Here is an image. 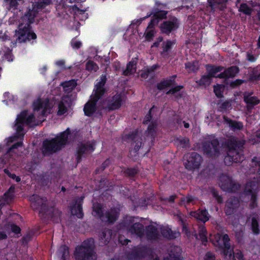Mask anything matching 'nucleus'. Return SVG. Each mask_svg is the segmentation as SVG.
Here are the masks:
<instances>
[{"mask_svg": "<svg viewBox=\"0 0 260 260\" xmlns=\"http://www.w3.org/2000/svg\"><path fill=\"white\" fill-rule=\"evenodd\" d=\"M194 200V197L191 195H187L186 197H183L181 199L180 201L184 204L186 202L187 204L192 203Z\"/></svg>", "mask_w": 260, "mask_h": 260, "instance_id": "052dcab7", "label": "nucleus"}, {"mask_svg": "<svg viewBox=\"0 0 260 260\" xmlns=\"http://www.w3.org/2000/svg\"><path fill=\"white\" fill-rule=\"evenodd\" d=\"M160 233L164 238L168 240L175 239L180 235L179 232L172 231L169 226L161 228Z\"/></svg>", "mask_w": 260, "mask_h": 260, "instance_id": "393cba45", "label": "nucleus"}, {"mask_svg": "<svg viewBox=\"0 0 260 260\" xmlns=\"http://www.w3.org/2000/svg\"><path fill=\"white\" fill-rule=\"evenodd\" d=\"M27 111L23 110L17 115L16 122L29 125L34 120L35 117L33 114L27 115Z\"/></svg>", "mask_w": 260, "mask_h": 260, "instance_id": "412c9836", "label": "nucleus"}, {"mask_svg": "<svg viewBox=\"0 0 260 260\" xmlns=\"http://www.w3.org/2000/svg\"><path fill=\"white\" fill-rule=\"evenodd\" d=\"M4 172L10 178L15 180L17 182H19L21 181V178L19 176H16L14 173H11L8 169H5Z\"/></svg>", "mask_w": 260, "mask_h": 260, "instance_id": "3c124183", "label": "nucleus"}, {"mask_svg": "<svg viewBox=\"0 0 260 260\" xmlns=\"http://www.w3.org/2000/svg\"><path fill=\"white\" fill-rule=\"evenodd\" d=\"M180 21L174 16H170L160 24L159 28L162 34L170 35L176 31L179 27Z\"/></svg>", "mask_w": 260, "mask_h": 260, "instance_id": "f8f14e48", "label": "nucleus"}, {"mask_svg": "<svg viewBox=\"0 0 260 260\" xmlns=\"http://www.w3.org/2000/svg\"><path fill=\"white\" fill-rule=\"evenodd\" d=\"M153 251L151 248L146 245H139L135 247L128 254L129 259L139 260L147 256H152Z\"/></svg>", "mask_w": 260, "mask_h": 260, "instance_id": "9b49d317", "label": "nucleus"}, {"mask_svg": "<svg viewBox=\"0 0 260 260\" xmlns=\"http://www.w3.org/2000/svg\"><path fill=\"white\" fill-rule=\"evenodd\" d=\"M183 87H184L182 85H177L173 87H172L166 92V94L167 95L175 94V93L180 91L183 88Z\"/></svg>", "mask_w": 260, "mask_h": 260, "instance_id": "5fc2aeb1", "label": "nucleus"}, {"mask_svg": "<svg viewBox=\"0 0 260 260\" xmlns=\"http://www.w3.org/2000/svg\"><path fill=\"white\" fill-rule=\"evenodd\" d=\"M211 192L213 197L216 200L218 204H221L223 203V198L222 196L218 194V192L216 189H212Z\"/></svg>", "mask_w": 260, "mask_h": 260, "instance_id": "603ef678", "label": "nucleus"}, {"mask_svg": "<svg viewBox=\"0 0 260 260\" xmlns=\"http://www.w3.org/2000/svg\"><path fill=\"white\" fill-rule=\"evenodd\" d=\"M122 139L124 141L132 142L131 145L134 147L132 151L135 153L138 152L143 144L142 136L139 134L137 129L124 135Z\"/></svg>", "mask_w": 260, "mask_h": 260, "instance_id": "4468645a", "label": "nucleus"}, {"mask_svg": "<svg viewBox=\"0 0 260 260\" xmlns=\"http://www.w3.org/2000/svg\"><path fill=\"white\" fill-rule=\"evenodd\" d=\"M134 217H129L125 219L122 224L132 234L135 235L141 238L143 237L145 231L143 224L140 222L134 223Z\"/></svg>", "mask_w": 260, "mask_h": 260, "instance_id": "9d476101", "label": "nucleus"}, {"mask_svg": "<svg viewBox=\"0 0 260 260\" xmlns=\"http://www.w3.org/2000/svg\"><path fill=\"white\" fill-rule=\"evenodd\" d=\"M57 254L60 256L61 260H66L67 257L69 255V247L66 245H62L59 248Z\"/></svg>", "mask_w": 260, "mask_h": 260, "instance_id": "58836bf2", "label": "nucleus"}, {"mask_svg": "<svg viewBox=\"0 0 260 260\" xmlns=\"http://www.w3.org/2000/svg\"><path fill=\"white\" fill-rule=\"evenodd\" d=\"M139 172V168L137 166L133 168H127L123 171L124 175L129 177H134Z\"/></svg>", "mask_w": 260, "mask_h": 260, "instance_id": "ea45409f", "label": "nucleus"}, {"mask_svg": "<svg viewBox=\"0 0 260 260\" xmlns=\"http://www.w3.org/2000/svg\"><path fill=\"white\" fill-rule=\"evenodd\" d=\"M86 70L89 72H96L99 68L98 64L95 63L93 61L88 60L86 63L85 67Z\"/></svg>", "mask_w": 260, "mask_h": 260, "instance_id": "c03bdc74", "label": "nucleus"}, {"mask_svg": "<svg viewBox=\"0 0 260 260\" xmlns=\"http://www.w3.org/2000/svg\"><path fill=\"white\" fill-rule=\"evenodd\" d=\"M230 103L228 101L223 102L219 107V110L221 112L226 111L230 107Z\"/></svg>", "mask_w": 260, "mask_h": 260, "instance_id": "338daca9", "label": "nucleus"}, {"mask_svg": "<svg viewBox=\"0 0 260 260\" xmlns=\"http://www.w3.org/2000/svg\"><path fill=\"white\" fill-rule=\"evenodd\" d=\"M107 81V78L106 75H102L101 77L100 81L97 83L95 85L96 87H104Z\"/></svg>", "mask_w": 260, "mask_h": 260, "instance_id": "69168bd1", "label": "nucleus"}, {"mask_svg": "<svg viewBox=\"0 0 260 260\" xmlns=\"http://www.w3.org/2000/svg\"><path fill=\"white\" fill-rule=\"evenodd\" d=\"M137 61L135 60L130 61L126 65V68L123 72V75L128 76L133 74L136 72Z\"/></svg>", "mask_w": 260, "mask_h": 260, "instance_id": "c9c22d12", "label": "nucleus"}, {"mask_svg": "<svg viewBox=\"0 0 260 260\" xmlns=\"http://www.w3.org/2000/svg\"><path fill=\"white\" fill-rule=\"evenodd\" d=\"M212 243L221 251V253L225 257H228L230 260H236V258L238 260L244 259L243 254L240 250H236L234 252L231 247L230 239L227 234H215Z\"/></svg>", "mask_w": 260, "mask_h": 260, "instance_id": "7ed1b4c3", "label": "nucleus"}, {"mask_svg": "<svg viewBox=\"0 0 260 260\" xmlns=\"http://www.w3.org/2000/svg\"><path fill=\"white\" fill-rule=\"evenodd\" d=\"M212 78L208 75H204L202 76L201 79L197 81V83L200 86L206 85L207 84L210 83Z\"/></svg>", "mask_w": 260, "mask_h": 260, "instance_id": "8fccbe9b", "label": "nucleus"}, {"mask_svg": "<svg viewBox=\"0 0 260 260\" xmlns=\"http://www.w3.org/2000/svg\"><path fill=\"white\" fill-rule=\"evenodd\" d=\"M185 66L186 69L192 72H196L199 70L198 62L196 61L188 62Z\"/></svg>", "mask_w": 260, "mask_h": 260, "instance_id": "a18cd8bd", "label": "nucleus"}, {"mask_svg": "<svg viewBox=\"0 0 260 260\" xmlns=\"http://www.w3.org/2000/svg\"><path fill=\"white\" fill-rule=\"evenodd\" d=\"M173 45V42L171 40H167L163 42L162 44V51L161 52V54L167 53L172 48Z\"/></svg>", "mask_w": 260, "mask_h": 260, "instance_id": "de8ad7c7", "label": "nucleus"}, {"mask_svg": "<svg viewBox=\"0 0 260 260\" xmlns=\"http://www.w3.org/2000/svg\"><path fill=\"white\" fill-rule=\"evenodd\" d=\"M71 45L73 49H78L81 47L82 43L79 41L76 40V38H74L71 40Z\"/></svg>", "mask_w": 260, "mask_h": 260, "instance_id": "13d9d810", "label": "nucleus"}, {"mask_svg": "<svg viewBox=\"0 0 260 260\" xmlns=\"http://www.w3.org/2000/svg\"><path fill=\"white\" fill-rule=\"evenodd\" d=\"M146 235L148 240H157L159 237V233L156 226L149 225L146 227Z\"/></svg>", "mask_w": 260, "mask_h": 260, "instance_id": "c756f323", "label": "nucleus"}, {"mask_svg": "<svg viewBox=\"0 0 260 260\" xmlns=\"http://www.w3.org/2000/svg\"><path fill=\"white\" fill-rule=\"evenodd\" d=\"M106 92V90L104 87H96V90L94 95L92 99L98 102V101L103 96Z\"/></svg>", "mask_w": 260, "mask_h": 260, "instance_id": "79ce46f5", "label": "nucleus"}, {"mask_svg": "<svg viewBox=\"0 0 260 260\" xmlns=\"http://www.w3.org/2000/svg\"><path fill=\"white\" fill-rule=\"evenodd\" d=\"M199 236L200 238V240L202 242V244L204 245H206L208 241L207 239V231L204 224H202L199 226Z\"/></svg>", "mask_w": 260, "mask_h": 260, "instance_id": "e433bc0d", "label": "nucleus"}, {"mask_svg": "<svg viewBox=\"0 0 260 260\" xmlns=\"http://www.w3.org/2000/svg\"><path fill=\"white\" fill-rule=\"evenodd\" d=\"M239 200L236 197L229 199L225 203L224 211L226 215H232L237 211L239 206Z\"/></svg>", "mask_w": 260, "mask_h": 260, "instance_id": "f3484780", "label": "nucleus"}, {"mask_svg": "<svg viewBox=\"0 0 260 260\" xmlns=\"http://www.w3.org/2000/svg\"><path fill=\"white\" fill-rule=\"evenodd\" d=\"M94 240L89 238L84 240L81 245L77 246L74 252L76 260H94Z\"/></svg>", "mask_w": 260, "mask_h": 260, "instance_id": "39448f33", "label": "nucleus"}, {"mask_svg": "<svg viewBox=\"0 0 260 260\" xmlns=\"http://www.w3.org/2000/svg\"><path fill=\"white\" fill-rule=\"evenodd\" d=\"M251 229L253 233L255 235L259 234V224L256 217H253L251 219Z\"/></svg>", "mask_w": 260, "mask_h": 260, "instance_id": "37998d69", "label": "nucleus"}, {"mask_svg": "<svg viewBox=\"0 0 260 260\" xmlns=\"http://www.w3.org/2000/svg\"><path fill=\"white\" fill-rule=\"evenodd\" d=\"M51 3V0H40L32 4L31 9H29L23 16V19L26 20L25 23H20L15 30V36L19 43H25L37 38L36 34L31 30L30 24L34 23L37 14L42 11L46 6Z\"/></svg>", "mask_w": 260, "mask_h": 260, "instance_id": "f257e3e1", "label": "nucleus"}, {"mask_svg": "<svg viewBox=\"0 0 260 260\" xmlns=\"http://www.w3.org/2000/svg\"><path fill=\"white\" fill-rule=\"evenodd\" d=\"M96 142L94 140L81 143L78 145L77 149L76 161L77 164L80 163L84 154H90L95 149Z\"/></svg>", "mask_w": 260, "mask_h": 260, "instance_id": "2eb2a0df", "label": "nucleus"}, {"mask_svg": "<svg viewBox=\"0 0 260 260\" xmlns=\"http://www.w3.org/2000/svg\"><path fill=\"white\" fill-rule=\"evenodd\" d=\"M168 11L165 10H160L158 8H153L151 12L147 14V17H150L153 16V17H155L158 21L162 19H167Z\"/></svg>", "mask_w": 260, "mask_h": 260, "instance_id": "bb28decb", "label": "nucleus"}, {"mask_svg": "<svg viewBox=\"0 0 260 260\" xmlns=\"http://www.w3.org/2000/svg\"><path fill=\"white\" fill-rule=\"evenodd\" d=\"M70 134L71 130L68 127L55 138L45 140L42 145L43 154L44 155L52 154L60 151L68 144L69 136Z\"/></svg>", "mask_w": 260, "mask_h": 260, "instance_id": "20e7f679", "label": "nucleus"}, {"mask_svg": "<svg viewBox=\"0 0 260 260\" xmlns=\"http://www.w3.org/2000/svg\"><path fill=\"white\" fill-rule=\"evenodd\" d=\"M244 140H240L235 137L225 139L222 143L223 148L226 149V155L224 158L226 166H230L233 162L239 163L243 160Z\"/></svg>", "mask_w": 260, "mask_h": 260, "instance_id": "f03ea898", "label": "nucleus"}, {"mask_svg": "<svg viewBox=\"0 0 260 260\" xmlns=\"http://www.w3.org/2000/svg\"><path fill=\"white\" fill-rule=\"evenodd\" d=\"M259 184L255 181H250L245 184L243 194L248 198H250L249 207L254 209L257 207V193L258 191Z\"/></svg>", "mask_w": 260, "mask_h": 260, "instance_id": "0eeeda50", "label": "nucleus"}, {"mask_svg": "<svg viewBox=\"0 0 260 260\" xmlns=\"http://www.w3.org/2000/svg\"><path fill=\"white\" fill-rule=\"evenodd\" d=\"M223 119L224 122L227 123L233 131H240L243 128V123L241 121L232 120L225 116H223Z\"/></svg>", "mask_w": 260, "mask_h": 260, "instance_id": "a878e982", "label": "nucleus"}, {"mask_svg": "<svg viewBox=\"0 0 260 260\" xmlns=\"http://www.w3.org/2000/svg\"><path fill=\"white\" fill-rule=\"evenodd\" d=\"M204 260H216L215 255L212 252L208 251L206 253Z\"/></svg>", "mask_w": 260, "mask_h": 260, "instance_id": "774afa93", "label": "nucleus"}, {"mask_svg": "<svg viewBox=\"0 0 260 260\" xmlns=\"http://www.w3.org/2000/svg\"><path fill=\"white\" fill-rule=\"evenodd\" d=\"M186 161L184 162L185 168L188 170L192 171L199 169L203 161L202 156L197 152H192L184 156Z\"/></svg>", "mask_w": 260, "mask_h": 260, "instance_id": "ddd939ff", "label": "nucleus"}, {"mask_svg": "<svg viewBox=\"0 0 260 260\" xmlns=\"http://www.w3.org/2000/svg\"><path fill=\"white\" fill-rule=\"evenodd\" d=\"M244 102L247 105L248 108H252L260 103V100L256 96H251V93L244 95Z\"/></svg>", "mask_w": 260, "mask_h": 260, "instance_id": "2f4dec72", "label": "nucleus"}, {"mask_svg": "<svg viewBox=\"0 0 260 260\" xmlns=\"http://www.w3.org/2000/svg\"><path fill=\"white\" fill-rule=\"evenodd\" d=\"M205 68L208 73L207 75L212 79L213 78H218L216 74L221 72L224 69L222 66H215L211 64H206Z\"/></svg>", "mask_w": 260, "mask_h": 260, "instance_id": "cd10ccee", "label": "nucleus"}, {"mask_svg": "<svg viewBox=\"0 0 260 260\" xmlns=\"http://www.w3.org/2000/svg\"><path fill=\"white\" fill-rule=\"evenodd\" d=\"M157 127V122L156 121H151L148 126L146 133L148 136L151 137V141L154 140L156 135V128Z\"/></svg>", "mask_w": 260, "mask_h": 260, "instance_id": "f704fd0d", "label": "nucleus"}, {"mask_svg": "<svg viewBox=\"0 0 260 260\" xmlns=\"http://www.w3.org/2000/svg\"><path fill=\"white\" fill-rule=\"evenodd\" d=\"M158 23V20L156 19L155 17H152L150 21L148 23L147 29H151L154 27L155 25H156Z\"/></svg>", "mask_w": 260, "mask_h": 260, "instance_id": "0e129e2a", "label": "nucleus"}, {"mask_svg": "<svg viewBox=\"0 0 260 260\" xmlns=\"http://www.w3.org/2000/svg\"><path fill=\"white\" fill-rule=\"evenodd\" d=\"M245 81L242 79H236L235 81H232L230 83V86L233 88H235L238 86L241 85L244 83Z\"/></svg>", "mask_w": 260, "mask_h": 260, "instance_id": "e2e57ef3", "label": "nucleus"}, {"mask_svg": "<svg viewBox=\"0 0 260 260\" xmlns=\"http://www.w3.org/2000/svg\"><path fill=\"white\" fill-rule=\"evenodd\" d=\"M31 207L34 210H39L40 216L50 215L52 212L46 204V199L37 194H33L29 198Z\"/></svg>", "mask_w": 260, "mask_h": 260, "instance_id": "6e6552de", "label": "nucleus"}, {"mask_svg": "<svg viewBox=\"0 0 260 260\" xmlns=\"http://www.w3.org/2000/svg\"><path fill=\"white\" fill-rule=\"evenodd\" d=\"M92 214L93 216L100 219L102 221H105L104 208L101 204L96 203L93 204Z\"/></svg>", "mask_w": 260, "mask_h": 260, "instance_id": "c85d7f7f", "label": "nucleus"}, {"mask_svg": "<svg viewBox=\"0 0 260 260\" xmlns=\"http://www.w3.org/2000/svg\"><path fill=\"white\" fill-rule=\"evenodd\" d=\"M209 6L213 11L223 10L226 7L228 0H207Z\"/></svg>", "mask_w": 260, "mask_h": 260, "instance_id": "5701e85b", "label": "nucleus"}, {"mask_svg": "<svg viewBox=\"0 0 260 260\" xmlns=\"http://www.w3.org/2000/svg\"><path fill=\"white\" fill-rule=\"evenodd\" d=\"M144 36L147 41H150L152 40L154 37V31L153 30H146L144 34Z\"/></svg>", "mask_w": 260, "mask_h": 260, "instance_id": "680f3d73", "label": "nucleus"}, {"mask_svg": "<svg viewBox=\"0 0 260 260\" xmlns=\"http://www.w3.org/2000/svg\"><path fill=\"white\" fill-rule=\"evenodd\" d=\"M44 103L41 99H38L33 103L34 110L39 111L43 107Z\"/></svg>", "mask_w": 260, "mask_h": 260, "instance_id": "6e6d98bb", "label": "nucleus"}, {"mask_svg": "<svg viewBox=\"0 0 260 260\" xmlns=\"http://www.w3.org/2000/svg\"><path fill=\"white\" fill-rule=\"evenodd\" d=\"M67 112V108L62 102H60L58 106L57 115L61 116Z\"/></svg>", "mask_w": 260, "mask_h": 260, "instance_id": "864d4df0", "label": "nucleus"}, {"mask_svg": "<svg viewBox=\"0 0 260 260\" xmlns=\"http://www.w3.org/2000/svg\"><path fill=\"white\" fill-rule=\"evenodd\" d=\"M198 220L201 221L203 224L209 220L210 215L206 209L199 210L193 212V215Z\"/></svg>", "mask_w": 260, "mask_h": 260, "instance_id": "7c9ffc66", "label": "nucleus"}, {"mask_svg": "<svg viewBox=\"0 0 260 260\" xmlns=\"http://www.w3.org/2000/svg\"><path fill=\"white\" fill-rule=\"evenodd\" d=\"M177 140L182 148H187L188 146L189 140L188 138H182L178 139Z\"/></svg>", "mask_w": 260, "mask_h": 260, "instance_id": "bf43d9fd", "label": "nucleus"}, {"mask_svg": "<svg viewBox=\"0 0 260 260\" xmlns=\"http://www.w3.org/2000/svg\"><path fill=\"white\" fill-rule=\"evenodd\" d=\"M84 197H81L78 198L75 202L70 206V210L72 215L76 216L77 218L82 219L84 216L83 212L82 204Z\"/></svg>", "mask_w": 260, "mask_h": 260, "instance_id": "a211bd4d", "label": "nucleus"}, {"mask_svg": "<svg viewBox=\"0 0 260 260\" xmlns=\"http://www.w3.org/2000/svg\"><path fill=\"white\" fill-rule=\"evenodd\" d=\"M120 210L119 208L112 207L109 210L106 211L104 216L105 221L110 224L114 223L118 219Z\"/></svg>", "mask_w": 260, "mask_h": 260, "instance_id": "6ab92c4d", "label": "nucleus"}, {"mask_svg": "<svg viewBox=\"0 0 260 260\" xmlns=\"http://www.w3.org/2000/svg\"><path fill=\"white\" fill-rule=\"evenodd\" d=\"M223 86L221 84H217L213 87L214 92L216 96L218 98H221L223 95Z\"/></svg>", "mask_w": 260, "mask_h": 260, "instance_id": "49530a36", "label": "nucleus"}, {"mask_svg": "<svg viewBox=\"0 0 260 260\" xmlns=\"http://www.w3.org/2000/svg\"><path fill=\"white\" fill-rule=\"evenodd\" d=\"M110 162V160L109 158L106 159L104 161V162L102 164L101 166L95 170L96 174L99 173V172L103 171L106 168H107L109 166Z\"/></svg>", "mask_w": 260, "mask_h": 260, "instance_id": "4d7b16f0", "label": "nucleus"}, {"mask_svg": "<svg viewBox=\"0 0 260 260\" xmlns=\"http://www.w3.org/2000/svg\"><path fill=\"white\" fill-rule=\"evenodd\" d=\"M15 190V186L13 184L11 185L9 188L5 192L4 196L7 199H12L14 198V194Z\"/></svg>", "mask_w": 260, "mask_h": 260, "instance_id": "09e8293b", "label": "nucleus"}, {"mask_svg": "<svg viewBox=\"0 0 260 260\" xmlns=\"http://www.w3.org/2000/svg\"><path fill=\"white\" fill-rule=\"evenodd\" d=\"M181 253L182 250L179 246L171 247L169 257L165 258L164 260H182Z\"/></svg>", "mask_w": 260, "mask_h": 260, "instance_id": "b1692460", "label": "nucleus"}, {"mask_svg": "<svg viewBox=\"0 0 260 260\" xmlns=\"http://www.w3.org/2000/svg\"><path fill=\"white\" fill-rule=\"evenodd\" d=\"M106 105L104 109L109 112L119 109L123 103V96L120 93H116L106 100Z\"/></svg>", "mask_w": 260, "mask_h": 260, "instance_id": "dca6fc26", "label": "nucleus"}, {"mask_svg": "<svg viewBox=\"0 0 260 260\" xmlns=\"http://www.w3.org/2000/svg\"><path fill=\"white\" fill-rule=\"evenodd\" d=\"M203 154L208 158L215 159L220 155L219 142L217 138L207 140L202 143Z\"/></svg>", "mask_w": 260, "mask_h": 260, "instance_id": "423d86ee", "label": "nucleus"}, {"mask_svg": "<svg viewBox=\"0 0 260 260\" xmlns=\"http://www.w3.org/2000/svg\"><path fill=\"white\" fill-rule=\"evenodd\" d=\"M98 102L93 99L88 101L84 106L83 111L85 116L91 117L96 110Z\"/></svg>", "mask_w": 260, "mask_h": 260, "instance_id": "4be33fe9", "label": "nucleus"}, {"mask_svg": "<svg viewBox=\"0 0 260 260\" xmlns=\"http://www.w3.org/2000/svg\"><path fill=\"white\" fill-rule=\"evenodd\" d=\"M249 80L252 82L260 81V64L254 68H250Z\"/></svg>", "mask_w": 260, "mask_h": 260, "instance_id": "72a5a7b5", "label": "nucleus"}, {"mask_svg": "<svg viewBox=\"0 0 260 260\" xmlns=\"http://www.w3.org/2000/svg\"><path fill=\"white\" fill-rule=\"evenodd\" d=\"M112 236L111 230H105L103 231L100 236V244L101 246L106 245L109 242Z\"/></svg>", "mask_w": 260, "mask_h": 260, "instance_id": "473e14b6", "label": "nucleus"}, {"mask_svg": "<svg viewBox=\"0 0 260 260\" xmlns=\"http://www.w3.org/2000/svg\"><path fill=\"white\" fill-rule=\"evenodd\" d=\"M219 185L223 191L228 192H236L239 190L241 185L235 182L232 178L222 174L219 178Z\"/></svg>", "mask_w": 260, "mask_h": 260, "instance_id": "1a4fd4ad", "label": "nucleus"}, {"mask_svg": "<svg viewBox=\"0 0 260 260\" xmlns=\"http://www.w3.org/2000/svg\"><path fill=\"white\" fill-rule=\"evenodd\" d=\"M239 11L246 15L249 16L252 13V9L247 4L242 3L239 8Z\"/></svg>", "mask_w": 260, "mask_h": 260, "instance_id": "a19ab883", "label": "nucleus"}, {"mask_svg": "<svg viewBox=\"0 0 260 260\" xmlns=\"http://www.w3.org/2000/svg\"><path fill=\"white\" fill-rule=\"evenodd\" d=\"M24 123H17L16 122V134L15 137L16 139H20V140H23L24 136V133H23L24 131V126H23Z\"/></svg>", "mask_w": 260, "mask_h": 260, "instance_id": "4c0bfd02", "label": "nucleus"}, {"mask_svg": "<svg viewBox=\"0 0 260 260\" xmlns=\"http://www.w3.org/2000/svg\"><path fill=\"white\" fill-rule=\"evenodd\" d=\"M224 71L217 75V77L219 79H229L235 77L240 72V69L236 66H233L224 69Z\"/></svg>", "mask_w": 260, "mask_h": 260, "instance_id": "aec40b11", "label": "nucleus"}]
</instances>
